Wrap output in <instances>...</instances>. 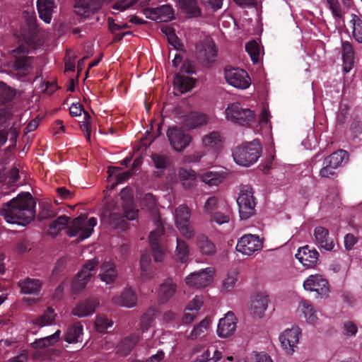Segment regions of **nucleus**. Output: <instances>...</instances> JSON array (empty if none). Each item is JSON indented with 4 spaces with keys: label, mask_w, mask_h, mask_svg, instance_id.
<instances>
[{
    "label": "nucleus",
    "mask_w": 362,
    "mask_h": 362,
    "mask_svg": "<svg viewBox=\"0 0 362 362\" xmlns=\"http://www.w3.org/2000/svg\"><path fill=\"white\" fill-rule=\"evenodd\" d=\"M0 214L8 223L25 226L35 218V202L29 192L19 194L4 205Z\"/></svg>",
    "instance_id": "nucleus-1"
},
{
    "label": "nucleus",
    "mask_w": 362,
    "mask_h": 362,
    "mask_svg": "<svg viewBox=\"0 0 362 362\" xmlns=\"http://www.w3.org/2000/svg\"><path fill=\"white\" fill-rule=\"evenodd\" d=\"M262 146L257 139L237 146L233 151L234 161L240 166L249 167L255 163L262 155Z\"/></svg>",
    "instance_id": "nucleus-2"
},
{
    "label": "nucleus",
    "mask_w": 362,
    "mask_h": 362,
    "mask_svg": "<svg viewBox=\"0 0 362 362\" xmlns=\"http://www.w3.org/2000/svg\"><path fill=\"white\" fill-rule=\"evenodd\" d=\"M224 115L227 121L243 127L251 126L256 118L255 111L243 107L238 102L229 103L225 110Z\"/></svg>",
    "instance_id": "nucleus-3"
},
{
    "label": "nucleus",
    "mask_w": 362,
    "mask_h": 362,
    "mask_svg": "<svg viewBox=\"0 0 362 362\" xmlns=\"http://www.w3.org/2000/svg\"><path fill=\"white\" fill-rule=\"evenodd\" d=\"M29 53V49L24 45L11 51V55L14 58L12 68L19 78L28 75L33 69L34 59L28 56Z\"/></svg>",
    "instance_id": "nucleus-4"
},
{
    "label": "nucleus",
    "mask_w": 362,
    "mask_h": 362,
    "mask_svg": "<svg viewBox=\"0 0 362 362\" xmlns=\"http://www.w3.org/2000/svg\"><path fill=\"white\" fill-rule=\"evenodd\" d=\"M96 224L97 220L94 217L88 219L77 217L68 225L67 234L70 237H77L78 241H82L91 235Z\"/></svg>",
    "instance_id": "nucleus-5"
},
{
    "label": "nucleus",
    "mask_w": 362,
    "mask_h": 362,
    "mask_svg": "<svg viewBox=\"0 0 362 362\" xmlns=\"http://www.w3.org/2000/svg\"><path fill=\"white\" fill-rule=\"evenodd\" d=\"M237 204L241 220H247L255 214L256 202L252 189L250 185L241 187L237 199Z\"/></svg>",
    "instance_id": "nucleus-6"
},
{
    "label": "nucleus",
    "mask_w": 362,
    "mask_h": 362,
    "mask_svg": "<svg viewBox=\"0 0 362 362\" xmlns=\"http://www.w3.org/2000/svg\"><path fill=\"white\" fill-rule=\"evenodd\" d=\"M301 336L302 329L296 325L285 329L279 334L281 347L286 354L292 355L297 350Z\"/></svg>",
    "instance_id": "nucleus-7"
},
{
    "label": "nucleus",
    "mask_w": 362,
    "mask_h": 362,
    "mask_svg": "<svg viewBox=\"0 0 362 362\" xmlns=\"http://www.w3.org/2000/svg\"><path fill=\"white\" fill-rule=\"evenodd\" d=\"M98 264V259L93 258L87 261L83 264L81 269L72 280L71 290L74 293L79 292L86 286L88 282L95 273V269Z\"/></svg>",
    "instance_id": "nucleus-8"
},
{
    "label": "nucleus",
    "mask_w": 362,
    "mask_h": 362,
    "mask_svg": "<svg viewBox=\"0 0 362 362\" xmlns=\"http://www.w3.org/2000/svg\"><path fill=\"white\" fill-rule=\"evenodd\" d=\"M13 113L11 107L8 106L0 110V146L6 142L8 134H11V140H16L18 134L17 127H11L7 132V129L13 124Z\"/></svg>",
    "instance_id": "nucleus-9"
},
{
    "label": "nucleus",
    "mask_w": 362,
    "mask_h": 362,
    "mask_svg": "<svg viewBox=\"0 0 362 362\" xmlns=\"http://www.w3.org/2000/svg\"><path fill=\"white\" fill-rule=\"evenodd\" d=\"M175 222L181 235L187 239L194 237V231L189 223L190 211L189 208L182 204L179 206L173 214Z\"/></svg>",
    "instance_id": "nucleus-10"
},
{
    "label": "nucleus",
    "mask_w": 362,
    "mask_h": 362,
    "mask_svg": "<svg viewBox=\"0 0 362 362\" xmlns=\"http://www.w3.org/2000/svg\"><path fill=\"white\" fill-rule=\"evenodd\" d=\"M269 295L265 291H256L250 298L247 308L250 313L255 317L262 318L268 308Z\"/></svg>",
    "instance_id": "nucleus-11"
},
{
    "label": "nucleus",
    "mask_w": 362,
    "mask_h": 362,
    "mask_svg": "<svg viewBox=\"0 0 362 362\" xmlns=\"http://www.w3.org/2000/svg\"><path fill=\"white\" fill-rule=\"evenodd\" d=\"M167 136L172 148L177 152H182L192 142L190 134L177 127H170Z\"/></svg>",
    "instance_id": "nucleus-12"
},
{
    "label": "nucleus",
    "mask_w": 362,
    "mask_h": 362,
    "mask_svg": "<svg viewBox=\"0 0 362 362\" xmlns=\"http://www.w3.org/2000/svg\"><path fill=\"white\" fill-rule=\"evenodd\" d=\"M214 269L208 267L189 274L185 278V284L190 287L201 288L211 284Z\"/></svg>",
    "instance_id": "nucleus-13"
},
{
    "label": "nucleus",
    "mask_w": 362,
    "mask_h": 362,
    "mask_svg": "<svg viewBox=\"0 0 362 362\" xmlns=\"http://www.w3.org/2000/svg\"><path fill=\"white\" fill-rule=\"evenodd\" d=\"M303 286L306 291L315 292L321 298L327 296L329 293L328 281L321 274L310 275Z\"/></svg>",
    "instance_id": "nucleus-14"
},
{
    "label": "nucleus",
    "mask_w": 362,
    "mask_h": 362,
    "mask_svg": "<svg viewBox=\"0 0 362 362\" xmlns=\"http://www.w3.org/2000/svg\"><path fill=\"white\" fill-rule=\"evenodd\" d=\"M263 247V242L259 236L247 234L238 239L236 250L244 255H251Z\"/></svg>",
    "instance_id": "nucleus-15"
},
{
    "label": "nucleus",
    "mask_w": 362,
    "mask_h": 362,
    "mask_svg": "<svg viewBox=\"0 0 362 362\" xmlns=\"http://www.w3.org/2000/svg\"><path fill=\"white\" fill-rule=\"evenodd\" d=\"M225 78L227 83L239 89H246L251 84L247 73L240 69L230 68L225 70Z\"/></svg>",
    "instance_id": "nucleus-16"
},
{
    "label": "nucleus",
    "mask_w": 362,
    "mask_h": 362,
    "mask_svg": "<svg viewBox=\"0 0 362 362\" xmlns=\"http://www.w3.org/2000/svg\"><path fill=\"white\" fill-rule=\"evenodd\" d=\"M156 229L151 231L149 235V244L153 251L154 261L161 262L165 257V250L160 244V238L164 233V228L159 221L156 222Z\"/></svg>",
    "instance_id": "nucleus-17"
},
{
    "label": "nucleus",
    "mask_w": 362,
    "mask_h": 362,
    "mask_svg": "<svg viewBox=\"0 0 362 362\" xmlns=\"http://www.w3.org/2000/svg\"><path fill=\"white\" fill-rule=\"evenodd\" d=\"M142 12L147 18L158 22H168L174 18V10L169 4L146 8Z\"/></svg>",
    "instance_id": "nucleus-18"
},
{
    "label": "nucleus",
    "mask_w": 362,
    "mask_h": 362,
    "mask_svg": "<svg viewBox=\"0 0 362 362\" xmlns=\"http://www.w3.org/2000/svg\"><path fill=\"white\" fill-rule=\"evenodd\" d=\"M297 314L301 318H303L306 324L317 327L320 325V320L318 311L308 300H300L297 307Z\"/></svg>",
    "instance_id": "nucleus-19"
},
{
    "label": "nucleus",
    "mask_w": 362,
    "mask_h": 362,
    "mask_svg": "<svg viewBox=\"0 0 362 362\" xmlns=\"http://www.w3.org/2000/svg\"><path fill=\"white\" fill-rule=\"evenodd\" d=\"M237 319L233 313L228 312L224 317L219 320L217 334L221 338H227L233 335L236 329Z\"/></svg>",
    "instance_id": "nucleus-20"
},
{
    "label": "nucleus",
    "mask_w": 362,
    "mask_h": 362,
    "mask_svg": "<svg viewBox=\"0 0 362 362\" xmlns=\"http://www.w3.org/2000/svg\"><path fill=\"white\" fill-rule=\"evenodd\" d=\"M111 300L115 305L132 308L137 303V296L132 288L127 287L120 294L113 296Z\"/></svg>",
    "instance_id": "nucleus-21"
},
{
    "label": "nucleus",
    "mask_w": 362,
    "mask_h": 362,
    "mask_svg": "<svg viewBox=\"0 0 362 362\" xmlns=\"http://www.w3.org/2000/svg\"><path fill=\"white\" fill-rule=\"evenodd\" d=\"M98 305L99 300L97 298H90L76 305L71 313L80 318L86 317L93 315Z\"/></svg>",
    "instance_id": "nucleus-22"
},
{
    "label": "nucleus",
    "mask_w": 362,
    "mask_h": 362,
    "mask_svg": "<svg viewBox=\"0 0 362 362\" xmlns=\"http://www.w3.org/2000/svg\"><path fill=\"white\" fill-rule=\"evenodd\" d=\"M121 199L122 200V208L124 216L128 220H134L138 215V210H135L132 205L133 192L130 188H124L120 192Z\"/></svg>",
    "instance_id": "nucleus-23"
},
{
    "label": "nucleus",
    "mask_w": 362,
    "mask_h": 362,
    "mask_svg": "<svg viewBox=\"0 0 362 362\" xmlns=\"http://www.w3.org/2000/svg\"><path fill=\"white\" fill-rule=\"evenodd\" d=\"M202 144L207 151L217 152L223 147V137L218 132H211L203 136Z\"/></svg>",
    "instance_id": "nucleus-24"
},
{
    "label": "nucleus",
    "mask_w": 362,
    "mask_h": 362,
    "mask_svg": "<svg viewBox=\"0 0 362 362\" xmlns=\"http://www.w3.org/2000/svg\"><path fill=\"white\" fill-rule=\"evenodd\" d=\"M99 278L106 284H112L117 276V271L115 263L111 259L103 262L100 266Z\"/></svg>",
    "instance_id": "nucleus-25"
},
{
    "label": "nucleus",
    "mask_w": 362,
    "mask_h": 362,
    "mask_svg": "<svg viewBox=\"0 0 362 362\" xmlns=\"http://www.w3.org/2000/svg\"><path fill=\"white\" fill-rule=\"evenodd\" d=\"M296 257L304 267H313L318 259V252L314 249H310L308 246H304L298 249Z\"/></svg>",
    "instance_id": "nucleus-26"
},
{
    "label": "nucleus",
    "mask_w": 362,
    "mask_h": 362,
    "mask_svg": "<svg viewBox=\"0 0 362 362\" xmlns=\"http://www.w3.org/2000/svg\"><path fill=\"white\" fill-rule=\"evenodd\" d=\"M194 83L195 80L193 78L179 73L174 78V93L178 95L189 91L194 86Z\"/></svg>",
    "instance_id": "nucleus-27"
},
{
    "label": "nucleus",
    "mask_w": 362,
    "mask_h": 362,
    "mask_svg": "<svg viewBox=\"0 0 362 362\" xmlns=\"http://www.w3.org/2000/svg\"><path fill=\"white\" fill-rule=\"evenodd\" d=\"M207 122V115L198 112H190L185 115L182 119L183 125L189 129L200 127L206 124Z\"/></svg>",
    "instance_id": "nucleus-28"
},
{
    "label": "nucleus",
    "mask_w": 362,
    "mask_h": 362,
    "mask_svg": "<svg viewBox=\"0 0 362 362\" xmlns=\"http://www.w3.org/2000/svg\"><path fill=\"white\" fill-rule=\"evenodd\" d=\"M314 235L317 244L325 250L331 251L334 247L333 240L329 237V231L327 229L317 226L315 228Z\"/></svg>",
    "instance_id": "nucleus-29"
},
{
    "label": "nucleus",
    "mask_w": 362,
    "mask_h": 362,
    "mask_svg": "<svg viewBox=\"0 0 362 362\" xmlns=\"http://www.w3.org/2000/svg\"><path fill=\"white\" fill-rule=\"evenodd\" d=\"M23 17L28 26V33L24 34V37L29 42H33V38L38 33L35 13L33 11H23Z\"/></svg>",
    "instance_id": "nucleus-30"
},
{
    "label": "nucleus",
    "mask_w": 362,
    "mask_h": 362,
    "mask_svg": "<svg viewBox=\"0 0 362 362\" xmlns=\"http://www.w3.org/2000/svg\"><path fill=\"white\" fill-rule=\"evenodd\" d=\"M37 7L40 18L46 23H49L53 10L56 7L54 0H38Z\"/></svg>",
    "instance_id": "nucleus-31"
},
{
    "label": "nucleus",
    "mask_w": 362,
    "mask_h": 362,
    "mask_svg": "<svg viewBox=\"0 0 362 362\" xmlns=\"http://www.w3.org/2000/svg\"><path fill=\"white\" fill-rule=\"evenodd\" d=\"M83 325L79 322H75L66 329L64 339L69 344H76L82 340Z\"/></svg>",
    "instance_id": "nucleus-32"
},
{
    "label": "nucleus",
    "mask_w": 362,
    "mask_h": 362,
    "mask_svg": "<svg viewBox=\"0 0 362 362\" xmlns=\"http://www.w3.org/2000/svg\"><path fill=\"white\" fill-rule=\"evenodd\" d=\"M341 55L344 71L347 73L354 67V49L350 42L347 41L341 42Z\"/></svg>",
    "instance_id": "nucleus-33"
},
{
    "label": "nucleus",
    "mask_w": 362,
    "mask_h": 362,
    "mask_svg": "<svg viewBox=\"0 0 362 362\" xmlns=\"http://www.w3.org/2000/svg\"><path fill=\"white\" fill-rule=\"evenodd\" d=\"M57 314L54 310L49 308L45 310L42 315L35 318L32 323L35 327L42 328L46 326H51L55 324Z\"/></svg>",
    "instance_id": "nucleus-34"
},
{
    "label": "nucleus",
    "mask_w": 362,
    "mask_h": 362,
    "mask_svg": "<svg viewBox=\"0 0 362 362\" xmlns=\"http://www.w3.org/2000/svg\"><path fill=\"white\" fill-rule=\"evenodd\" d=\"M177 285L172 279H166L159 286L158 296L160 300L168 301L175 293Z\"/></svg>",
    "instance_id": "nucleus-35"
},
{
    "label": "nucleus",
    "mask_w": 362,
    "mask_h": 362,
    "mask_svg": "<svg viewBox=\"0 0 362 362\" xmlns=\"http://www.w3.org/2000/svg\"><path fill=\"white\" fill-rule=\"evenodd\" d=\"M139 337L138 334H132L122 340L116 346L117 353L122 356L128 355L134 346L138 343Z\"/></svg>",
    "instance_id": "nucleus-36"
},
{
    "label": "nucleus",
    "mask_w": 362,
    "mask_h": 362,
    "mask_svg": "<svg viewBox=\"0 0 362 362\" xmlns=\"http://www.w3.org/2000/svg\"><path fill=\"white\" fill-rule=\"evenodd\" d=\"M212 324V319L211 317H206L197 325L191 331L188 336V339L194 340L201 339L206 336L208 331L210 329Z\"/></svg>",
    "instance_id": "nucleus-37"
},
{
    "label": "nucleus",
    "mask_w": 362,
    "mask_h": 362,
    "mask_svg": "<svg viewBox=\"0 0 362 362\" xmlns=\"http://www.w3.org/2000/svg\"><path fill=\"white\" fill-rule=\"evenodd\" d=\"M18 286L22 293L29 295H36L41 289L42 282L38 279L27 278L19 281Z\"/></svg>",
    "instance_id": "nucleus-38"
},
{
    "label": "nucleus",
    "mask_w": 362,
    "mask_h": 362,
    "mask_svg": "<svg viewBox=\"0 0 362 362\" xmlns=\"http://www.w3.org/2000/svg\"><path fill=\"white\" fill-rule=\"evenodd\" d=\"M197 246L202 255L212 256L216 252L215 244L205 235H198Z\"/></svg>",
    "instance_id": "nucleus-39"
},
{
    "label": "nucleus",
    "mask_w": 362,
    "mask_h": 362,
    "mask_svg": "<svg viewBox=\"0 0 362 362\" xmlns=\"http://www.w3.org/2000/svg\"><path fill=\"white\" fill-rule=\"evenodd\" d=\"M226 171H208L201 176L202 181L210 187L217 186L226 177Z\"/></svg>",
    "instance_id": "nucleus-40"
},
{
    "label": "nucleus",
    "mask_w": 362,
    "mask_h": 362,
    "mask_svg": "<svg viewBox=\"0 0 362 362\" xmlns=\"http://www.w3.org/2000/svg\"><path fill=\"white\" fill-rule=\"evenodd\" d=\"M197 49L207 62H211L216 57V51L214 43L208 37L204 38L203 45L197 46Z\"/></svg>",
    "instance_id": "nucleus-41"
},
{
    "label": "nucleus",
    "mask_w": 362,
    "mask_h": 362,
    "mask_svg": "<svg viewBox=\"0 0 362 362\" xmlns=\"http://www.w3.org/2000/svg\"><path fill=\"white\" fill-rule=\"evenodd\" d=\"M140 276L143 281L151 280L154 275L151 267V258L147 254H142L140 261Z\"/></svg>",
    "instance_id": "nucleus-42"
},
{
    "label": "nucleus",
    "mask_w": 362,
    "mask_h": 362,
    "mask_svg": "<svg viewBox=\"0 0 362 362\" xmlns=\"http://www.w3.org/2000/svg\"><path fill=\"white\" fill-rule=\"evenodd\" d=\"M61 330L57 329L54 334L36 339L31 345L34 349H42L55 344L61 337Z\"/></svg>",
    "instance_id": "nucleus-43"
},
{
    "label": "nucleus",
    "mask_w": 362,
    "mask_h": 362,
    "mask_svg": "<svg viewBox=\"0 0 362 362\" xmlns=\"http://www.w3.org/2000/svg\"><path fill=\"white\" fill-rule=\"evenodd\" d=\"M350 24L352 27L353 38L358 43H362V17L352 13Z\"/></svg>",
    "instance_id": "nucleus-44"
},
{
    "label": "nucleus",
    "mask_w": 362,
    "mask_h": 362,
    "mask_svg": "<svg viewBox=\"0 0 362 362\" xmlns=\"http://www.w3.org/2000/svg\"><path fill=\"white\" fill-rule=\"evenodd\" d=\"M189 249L187 243L177 238V246L175 251V259L180 263H185L189 258Z\"/></svg>",
    "instance_id": "nucleus-45"
},
{
    "label": "nucleus",
    "mask_w": 362,
    "mask_h": 362,
    "mask_svg": "<svg viewBox=\"0 0 362 362\" xmlns=\"http://www.w3.org/2000/svg\"><path fill=\"white\" fill-rule=\"evenodd\" d=\"M181 9L189 16H198L200 10L196 0H178Z\"/></svg>",
    "instance_id": "nucleus-46"
},
{
    "label": "nucleus",
    "mask_w": 362,
    "mask_h": 362,
    "mask_svg": "<svg viewBox=\"0 0 362 362\" xmlns=\"http://www.w3.org/2000/svg\"><path fill=\"white\" fill-rule=\"evenodd\" d=\"M347 160L348 153L344 150L337 151L325 159V160L329 163V165L332 166L334 169H337Z\"/></svg>",
    "instance_id": "nucleus-47"
},
{
    "label": "nucleus",
    "mask_w": 362,
    "mask_h": 362,
    "mask_svg": "<svg viewBox=\"0 0 362 362\" xmlns=\"http://www.w3.org/2000/svg\"><path fill=\"white\" fill-rule=\"evenodd\" d=\"M221 209L223 211H216L210 216L211 220L219 225L228 223L230 215V208L227 203L224 204Z\"/></svg>",
    "instance_id": "nucleus-48"
},
{
    "label": "nucleus",
    "mask_w": 362,
    "mask_h": 362,
    "mask_svg": "<svg viewBox=\"0 0 362 362\" xmlns=\"http://www.w3.org/2000/svg\"><path fill=\"white\" fill-rule=\"evenodd\" d=\"M245 49L255 64L259 62L262 50L258 42L255 40L248 42L245 45Z\"/></svg>",
    "instance_id": "nucleus-49"
},
{
    "label": "nucleus",
    "mask_w": 362,
    "mask_h": 362,
    "mask_svg": "<svg viewBox=\"0 0 362 362\" xmlns=\"http://www.w3.org/2000/svg\"><path fill=\"white\" fill-rule=\"evenodd\" d=\"M179 177L183 187L189 189L195 183L196 174L192 170L181 169L179 171Z\"/></svg>",
    "instance_id": "nucleus-50"
},
{
    "label": "nucleus",
    "mask_w": 362,
    "mask_h": 362,
    "mask_svg": "<svg viewBox=\"0 0 362 362\" xmlns=\"http://www.w3.org/2000/svg\"><path fill=\"white\" fill-rule=\"evenodd\" d=\"M69 218L60 216L49 224V234L55 236L69 224Z\"/></svg>",
    "instance_id": "nucleus-51"
},
{
    "label": "nucleus",
    "mask_w": 362,
    "mask_h": 362,
    "mask_svg": "<svg viewBox=\"0 0 362 362\" xmlns=\"http://www.w3.org/2000/svg\"><path fill=\"white\" fill-rule=\"evenodd\" d=\"M224 204H226L225 201L214 196L211 197L205 202L204 206V211L207 214L211 216L216 210L221 209Z\"/></svg>",
    "instance_id": "nucleus-52"
},
{
    "label": "nucleus",
    "mask_w": 362,
    "mask_h": 362,
    "mask_svg": "<svg viewBox=\"0 0 362 362\" xmlns=\"http://www.w3.org/2000/svg\"><path fill=\"white\" fill-rule=\"evenodd\" d=\"M222 357V353L213 346H209L200 356L204 362H218Z\"/></svg>",
    "instance_id": "nucleus-53"
},
{
    "label": "nucleus",
    "mask_w": 362,
    "mask_h": 362,
    "mask_svg": "<svg viewBox=\"0 0 362 362\" xmlns=\"http://www.w3.org/2000/svg\"><path fill=\"white\" fill-rule=\"evenodd\" d=\"M237 280L238 274L235 272L228 273L223 281L222 291H231L235 288Z\"/></svg>",
    "instance_id": "nucleus-54"
},
{
    "label": "nucleus",
    "mask_w": 362,
    "mask_h": 362,
    "mask_svg": "<svg viewBox=\"0 0 362 362\" xmlns=\"http://www.w3.org/2000/svg\"><path fill=\"white\" fill-rule=\"evenodd\" d=\"M151 158L155 167L162 170L165 169L170 161L169 157L163 153H153Z\"/></svg>",
    "instance_id": "nucleus-55"
},
{
    "label": "nucleus",
    "mask_w": 362,
    "mask_h": 362,
    "mask_svg": "<svg viewBox=\"0 0 362 362\" xmlns=\"http://www.w3.org/2000/svg\"><path fill=\"white\" fill-rule=\"evenodd\" d=\"M95 328L98 332H103L113 325L112 322L107 317L103 315H98L95 322Z\"/></svg>",
    "instance_id": "nucleus-56"
},
{
    "label": "nucleus",
    "mask_w": 362,
    "mask_h": 362,
    "mask_svg": "<svg viewBox=\"0 0 362 362\" xmlns=\"http://www.w3.org/2000/svg\"><path fill=\"white\" fill-rule=\"evenodd\" d=\"M204 305V299L201 296H196L187 305V310L193 311L194 313L198 314L199 310Z\"/></svg>",
    "instance_id": "nucleus-57"
},
{
    "label": "nucleus",
    "mask_w": 362,
    "mask_h": 362,
    "mask_svg": "<svg viewBox=\"0 0 362 362\" xmlns=\"http://www.w3.org/2000/svg\"><path fill=\"white\" fill-rule=\"evenodd\" d=\"M269 112L268 107L264 105L259 117V125L261 127H265L268 131L270 130L271 126L269 124Z\"/></svg>",
    "instance_id": "nucleus-58"
},
{
    "label": "nucleus",
    "mask_w": 362,
    "mask_h": 362,
    "mask_svg": "<svg viewBox=\"0 0 362 362\" xmlns=\"http://www.w3.org/2000/svg\"><path fill=\"white\" fill-rule=\"evenodd\" d=\"M13 96V91L5 83L0 82V103L6 102Z\"/></svg>",
    "instance_id": "nucleus-59"
},
{
    "label": "nucleus",
    "mask_w": 362,
    "mask_h": 362,
    "mask_svg": "<svg viewBox=\"0 0 362 362\" xmlns=\"http://www.w3.org/2000/svg\"><path fill=\"white\" fill-rule=\"evenodd\" d=\"M138 0H119L112 6L114 10L123 11L134 5Z\"/></svg>",
    "instance_id": "nucleus-60"
},
{
    "label": "nucleus",
    "mask_w": 362,
    "mask_h": 362,
    "mask_svg": "<svg viewBox=\"0 0 362 362\" xmlns=\"http://www.w3.org/2000/svg\"><path fill=\"white\" fill-rule=\"evenodd\" d=\"M344 334L347 337H354L356 334L358 327L355 323L347 320L344 323Z\"/></svg>",
    "instance_id": "nucleus-61"
},
{
    "label": "nucleus",
    "mask_w": 362,
    "mask_h": 362,
    "mask_svg": "<svg viewBox=\"0 0 362 362\" xmlns=\"http://www.w3.org/2000/svg\"><path fill=\"white\" fill-rule=\"evenodd\" d=\"M155 313L151 310H148L142 317L141 322V329L144 332L145 330H147L150 326L151 322H152L154 317Z\"/></svg>",
    "instance_id": "nucleus-62"
},
{
    "label": "nucleus",
    "mask_w": 362,
    "mask_h": 362,
    "mask_svg": "<svg viewBox=\"0 0 362 362\" xmlns=\"http://www.w3.org/2000/svg\"><path fill=\"white\" fill-rule=\"evenodd\" d=\"M110 223L115 228H120L126 222L124 218L117 213H112L109 219Z\"/></svg>",
    "instance_id": "nucleus-63"
},
{
    "label": "nucleus",
    "mask_w": 362,
    "mask_h": 362,
    "mask_svg": "<svg viewBox=\"0 0 362 362\" xmlns=\"http://www.w3.org/2000/svg\"><path fill=\"white\" fill-rule=\"evenodd\" d=\"M165 358V353L159 349L156 354L151 355L144 362H161Z\"/></svg>",
    "instance_id": "nucleus-64"
}]
</instances>
